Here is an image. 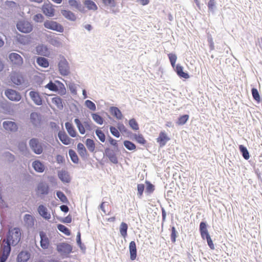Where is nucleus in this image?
<instances>
[{
	"instance_id": "nucleus-1",
	"label": "nucleus",
	"mask_w": 262,
	"mask_h": 262,
	"mask_svg": "<svg viewBox=\"0 0 262 262\" xmlns=\"http://www.w3.org/2000/svg\"><path fill=\"white\" fill-rule=\"evenodd\" d=\"M20 230L19 228H14L9 230L7 239H4L3 243H6L12 246H16L20 241L21 238Z\"/></svg>"
},
{
	"instance_id": "nucleus-2",
	"label": "nucleus",
	"mask_w": 262,
	"mask_h": 262,
	"mask_svg": "<svg viewBox=\"0 0 262 262\" xmlns=\"http://www.w3.org/2000/svg\"><path fill=\"white\" fill-rule=\"evenodd\" d=\"M168 56L172 68H175V71L177 75L180 77L185 79L189 78V74L183 71V67L180 64H178L176 66V62L177 61V57L176 54L172 53H169L168 54Z\"/></svg>"
},
{
	"instance_id": "nucleus-3",
	"label": "nucleus",
	"mask_w": 262,
	"mask_h": 262,
	"mask_svg": "<svg viewBox=\"0 0 262 262\" xmlns=\"http://www.w3.org/2000/svg\"><path fill=\"white\" fill-rule=\"evenodd\" d=\"M45 88L54 92H57L59 90V93L60 95H64L66 93L64 84L58 80L55 81V83H53L51 81L45 86Z\"/></svg>"
},
{
	"instance_id": "nucleus-4",
	"label": "nucleus",
	"mask_w": 262,
	"mask_h": 262,
	"mask_svg": "<svg viewBox=\"0 0 262 262\" xmlns=\"http://www.w3.org/2000/svg\"><path fill=\"white\" fill-rule=\"evenodd\" d=\"M11 251L9 244L3 243L0 248V262H6L10 256Z\"/></svg>"
},
{
	"instance_id": "nucleus-5",
	"label": "nucleus",
	"mask_w": 262,
	"mask_h": 262,
	"mask_svg": "<svg viewBox=\"0 0 262 262\" xmlns=\"http://www.w3.org/2000/svg\"><path fill=\"white\" fill-rule=\"evenodd\" d=\"M74 122L81 134H84L86 130H91L92 129L91 121H84L82 123L78 119L76 118L75 119Z\"/></svg>"
},
{
	"instance_id": "nucleus-6",
	"label": "nucleus",
	"mask_w": 262,
	"mask_h": 262,
	"mask_svg": "<svg viewBox=\"0 0 262 262\" xmlns=\"http://www.w3.org/2000/svg\"><path fill=\"white\" fill-rule=\"evenodd\" d=\"M16 27L19 31L25 33H29L33 29L31 23L26 20L19 21L16 25Z\"/></svg>"
},
{
	"instance_id": "nucleus-7",
	"label": "nucleus",
	"mask_w": 262,
	"mask_h": 262,
	"mask_svg": "<svg viewBox=\"0 0 262 262\" xmlns=\"http://www.w3.org/2000/svg\"><path fill=\"white\" fill-rule=\"evenodd\" d=\"M59 73L63 76H67L70 73V68L67 60L64 58H62L58 63Z\"/></svg>"
},
{
	"instance_id": "nucleus-8",
	"label": "nucleus",
	"mask_w": 262,
	"mask_h": 262,
	"mask_svg": "<svg viewBox=\"0 0 262 262\" xmlns=\"http://www.w3.org/2000/svg\"><path fill=\"white\" fill-rule=\"evenodd\" d=\"M44 26L47 29L57 32H62L63 31V28L61 25L52 20H46L45 21Z\"/></svg>"
},
{
	"instance_id": "nucleus-9",
	"label": "nucleus",
	"mask_w": 262,
	"mask_h": 262,
	"mask_svg": "<svg viewBox=\"0 0 262 262\" xmlns=\"http://www.w3.org/2000/svg\"><path fill=\"white\" fill-rule=\"evenodd\" d=\"M30 146L33 151L36 154H40L43 151L41 144L37 139L33 138L29 142Z\"/></svg>"
},
{
	"instance_id": "nucleus-10",
	"label": "nucleus",
	"mask_w": 262,
	"mask_h": 262,
	"mask_svg": "<svg viewBox=\"0 0 262 262\" xmlns=\"http://www.w3.org/2000/svg\"><path fill=\"white\" fill-rule=\"evenodd\" d=\"M5 94L11 101H19L21 98V96L18 92L12 89L6 90Z\"/></svg>"
},
{
	"instance_id": "nucleus-11",
	"label": "nucleus",
	"mask_w": 262,
	"mask_h": 262,
	"mask_svg": "<svg viewBox=\"0 0 262 262\" xmlns=\"http://www.w3.org/2000/svg\"><path fill=\"white\" fill-rule=\"evenodd\" d=\"M157 142L159 144L161 147L165 146L166 143L170 140V138L168 136L166 133L163 130L159 133L158 137L156 139Z\"/></svg>"
},
{
	"instance_id": "nucleus-12",
	"label": "nucleus",
	"mask_w": 262,
	"mask_h": 262,
	"mask_svg": "<svg viewBox=\"0 0 262 262\" xmlns=\"http://www.w3.org/2000/svg\"><path fill=\"white\" fill-rule=\"evenodd\" d=\"M30 253L27 250L20 251L16 258L17 262H27L30 258Z\"/></svg>"
},
{
	"instance_id": "nucleus-13",
	"label": "nucleus",
	"mask_w": 262,
	"mask_h": 262,
	"mask_svg": "<svg viewBox=\"0 0 262 262\" xmlns=\"http://www.w3.org/2000/svg\"><path fill=\"white\" fill-rule=\"evenodd\" d=\"M12 82L17 85H20L25 81L24 77L19 73H13L11 76Z\"/></svg>"
},
{
	"instance_id": "nucleus-14",
	"label": "nucleus",
	"mask_w": 262,
	"mask_h": 262,
	"mask_svg": "<svg viewBox=\"0 0 262 262\" xmlns=\"http://www.w3.org/2000/svg\"><path fill=\"white\" fill-rule=\"evenodd\" d=\"M43 13L47 16L52 17L54 15L55 10L52 4H46L42 6Z\"/></svg>"
},
{
	"instance_id": "nucleus-15",
	"label": "nucleus",
	"mask_w": 262,
	"mask_h": 262,
	"mask_svg": "<svg viewBox=\"0 0 262 262\" xmlns=\"http://www.w3.org/2000/svg\"><path fill=\"white\" fill-rule=\"evenodd\" d=\"M29 95L35 104L37 105H40L42 104V100L38 92L35 91H31L29 93Z\"/></svg>"
},
{
	"instance_id": "nucleus-16",
	"label": "nucleus",
	"mask_w": 262,
	"mask_h": 262,
	"mask_svg": "<svg viewBox=\"0 0 262 262\" xmlns=\"http://www.w3.org/2000/svg\"><path fill=\"white\" fill-rule=\"evenodd\" d=\"M12 62L15 64L21 65L23 63L22 57L16 53H12L9 56Z\"/></svg>"
},
{
	"instance_id": "nucleus-17",
	"label": "nucleus",
	"mask_w": 262,
	"mask_h": 262,
	"mask_svg": "<svg viewBox=\"0 0 262 262\" xmlns=\"http://www.w3.org/2000/svg\"><path fill=\"white\" fill-rule=\"evenodd\" d=\"M38 213L40 216L46 220H49L51 218V214L48 212L46 207L43 205H40L37 209Z\"/></svg>"
},
{
	"instance_id": "nucleus-18",
	"label": "nucleus",
	"mask_w": 262,
	"mask_h": 262,
	"mask_svg": "<svg viewBox=\"0 0 262 262\" xmlns=\"http://www.w3.org/2000/svg\"><path fill=\"white\" fill-rule=\"evenodd\" d=\"M57 249L58 252L68 254L71 253L72 251V248L71 245L66 243H61L58 245Z\"/></svg>"
},
{
	"instance_id": "nucleus-19",
	"label": "nucleus",
	"mask_w": 262,
	"mask_h": 262,
	"mask_svg": "<svg viewBox=\"0 0 262 262\" xmlns=\"http://www.w3.org/2000/svg\"><path fill=\"white\" fill-rule=\"evenodd\" d=\"M4 128L10 132H15L17 129V126L16 123L12 121H7L3 122Z\"/></svg>"
},
{
	"instance_id": "nucleus-20",
	"label": "nucleus",
	"mask_w": 262,
	"mask_h": 262,
	"mask_svg": "<svg viewBox=\"0 0 262 262\" xmlns=\"http://www.w3.org/2000/svg\"><path fill=\"white\" fill-rule=\"evenodd\" d=\"M40 246L43 249H47L48 248L50 242L49 238L47 237L46 235L43 232H40Z\"/></svg>"
},
{
	"instance_id": "nucleus-21",
	"label": "nucleus",
	"mask_w": 262,
	"mask_h": 262,
	"mask_svg": "<svg viewBox=\"0 0 262 262\" xmlns=\"http://www.w3.org/2000/svg\"><path fill=\"white\" fill-rule=\"evenodd\" d=\"M129 250L130 253V258L132 260H135L137 257V248L136 243L132 241L129 243Z\"/></svg>"
},
{
	"instance_id": "nucleus-22",
	"label": "nucleus",
	"mask_w": 262,
	"mask_h": 262,
	"mask_svg": "<svg viewBox=\"0 0 262 262\" xmlns=\"http://www.w3.org/2000/svg\"><path fill=\"white\" fill-rule=\"evenodd\" d=\"M35 218L30 214H25L24 217V221L26 225L29 228H32L34 225Z\"/></svg>"
},
{
	"instance_id": "nucleus-23",
	"label": "nucleus",
	"mask_w": 262,
	"mask_h": 262,
	"mask_svg": "<svg viewBox=\"0 0 262 262\" xmlns=\"http://www.w3.org/2000/svg\"><path fill=\"white\" fill-rule=\"evenodd\" d=\"M37 192L40 194H47L49 192V187L46 184L40 183L37 186Z\"/></svg>"
},
{
	"instance_id": "nucleus-24",
	"label": "nucleus",
	"mask_w": 262,
	"mask_h": 262,
	"mask_svg": "<svg viewBox=\"0 0 262 262\" xmlns=\"http://www.w3.org/2000/svg\"><path fill=\"white\" fill-rule=\"evenodd\" d=\"M200 231L203 239H205V237L209 235L207 228V225L205 222H201L200 224Z\"/></svg>"
},
{
	"instance_id": "nucleus-25",
	"label": "nucleus",
	"mask_w": 262,
	"mask_h": 262,
	"mask_svg": "<svg viewBox=\"0 0 262 262\" xmlns=\"http://www.w3.org/2000/svg\"><path fill=\"white\" fill-rule=\"evenodd\" d=\"M58 137L62 143L65 145H68L71 143V139L64 132H59L58 133Z\"/></svg>"
},
{
	"instance_id": "nucleus-26",
	"label": "nucleus",
	"mask_w": 262,
	"mask_h": 262,
	"mask_svg": "<svg viewBox=\"0 0 262 262\" xmlns=\"http://www.w3.org/2000/svg\"><path fill=\"white\" fill-rule=\"evenodd\" d=\"M110 113L111 114L115 117L117 119L119 120H121L123 118V115L122 114L120 110L117 107L112 106L110 108Z\"/></svg>"
},
{
	"instance_id": "nucleus-27",
	"label": "nucleus",
	"mask_w": 262,
	"mask_h": 262,
	"mask_svg": "<svg viewBox=\"0 0 262 262\" xmlns=\"http://www.w3.org/2000/svg\"><path fill=\"white\" fill-rule=\"evenodd\" d=\"M36 54L41 55H46L48 53L47 46L43 45H39L36 47Z\"/></svg>"
},
{
	"instance_id": "nucleus-28",
	"label": "nucleus",
	"mask_w": 262,
	"mask_h": 262,
	"mask_svg": "<svg viewBox=\"0 0 262 262\" xmlns=\"http://www.w3.org/2000/svg\"><path fill=\"white\" fill-rule=\"evenodd\" d=\"M59 178L61 181L65 183H69L70 181V177L68 173L65 171H61L58 174Z\"/></svg>"
},
{
	"instance_id": "nucleus-29",
	"label": "nucleus",
	"mask_w": 262,
	"mask_h": 262,
	"mask_svg": "<svg viewBox=\"0 0 262 262\" xmlns=\"http://www.w3.org/2000/svg\"><path fill=\"white\" fill-rule=\"evenodd\" d=\"M66 128L69 134L72 137H75L77 135L76 131L75 130L73 125L72 123L67 122L65 124Z\"/></svg>"
},
{
	"instance_id": "nucleus-30",
	"label": "nucleus",
	"mask_w": 262,
	"mask_h": 262,
	"mask_svg": "<svg viewBox=\"0 0 262 262\" xmlns=\"http://www.w3.org/2000/svg\"><path fill=\"white\" fill-rule=\"evenodd\" d=\"M34 169L38 172H42L44 171V165L39 161H35L33 163Z\"/></svg>"
},
{
	"instance_id": "nucleus-31",
	"label": "nucleus",
	"mask_w": 262,
	"mask_h": 262,
	"mask_svg": "<svg viewBox=\"0 0 262 262\" xmlns=\"http://www.w3.org/2000/svg\"><path fill=\"white\" fill-rule=\"evenodd\" d=\"M61 13L66 18L69 19L71 20H75L76 19V16L70 11L64 10L61 11Z\"/></svg>"
},
{
	"instance_id": "nucleus-32",
	"label": "nucleus",
	"mask_w": 262,
	"mask_h": 262,
	"mask_svg": "<svg viewBox=\"0 0 262 262\" xmlns=\"http://www.w3.org/2000/svg\"><path fill=\"white\" fill-rule=\"evenodd\" d=\"M36 61L40 66L43 68H47L49 65L48 60L45 57H38Z\"/></svg>"
},
{
	"instance_id": "nucleus-33",
	"label": "nucleus",
	"mask_w": 262,
	"mask_h": 262,
	"mask_svg": "<svg viewBox=\"0 0 262 262\" xmlns=\"http://www.w3.org/2000/svg\"><path fill=\"white\" fill-rule=\"evenodd\" d=\"M85 145L90 151L93 152L95 150V144L92 139H87L85 142Z\"/></svg>"
},
{
	"instance_id": "nucleus-34",
	"label": "nucleus",
	"mask_w": 262,
	"mask_h": 262,
	"mask_svg": "<svg viewBox=\"0 0 262 262\" xmlns=\"http://www.w3.org/2000/svg\"><path fill=\"white\" fill-rule=\"evenodd\" d=\"M77 151L81 157H85L86 155V150L84 145L81 143L77 144Z\"/></svg>"
},
{
	"instance_id": "nucleus-35",
	"label": "nucleus",
	"mask_w": 262,
	"mask_h": 262,
	"mask_svg": "<svg viewBox=\"0 0 262 262\" xmlns=\"http://www.w3.org/2000/svg\"><path fill=\"white\" fill-rule=\"evenodd\" d=\"M127 225L125 223L122 222L120 225V232L121 235L124 238L126 237V236H127Z\"/></svg>"
},
{
	"instance_id": "nucleus-36",
	"label": "nucleus",
	"mask_w": 262,
	"mask_h": 262,
	"mask_svg": "<svg viewBox=\"0 0 262 262\" xmlns=\"http://www.w3.org/2000/svg\"><path fill=\"white\" fill-rule=\"evenodd\" d=\"M84 4L89 10H96L97 9L96 5L91 0H85L84 2Z\"/></svg>"
},
{
	"instance_id": "nucleus-37",
	"label": "nucleus",
	"mask_w": 262,
	"mask_h": 262,
	"mask_svg": "<svg viewBox=\"0 0 262 262\" xmlns=\"http://www.w3.org/2000/svg\"><path fill=\"white\" fill-rule=\"evenodd\" d=\"M134 138L139 144L144 145L146 143V140L142 134H134Z\"/></svg>"
},
{
	"instance_id": "nucleus-38",
	"label": "nucleus",
	"mask_w": 262,
	"mask_h": 262,
	"mask_svg": "<svg viewBox=\"0 0 262 262\" xmlns=\"http://www.w3.org/2000/svg\"><path fill=\"white\" fill-rule=\"evenodd\" d=\"M52 102L56 105L58 108H62L63 107L62 99L59 97L52 98Z\"/></svg>"
},
{
	"instance_id": "nucleus-39",
	"label": "nucleus",
	"mask_w": 262,
	"mask_h": 262,
	"mask_svg": "<svg viewBox=\"0 0 262 262\" xmlns=\"http://www.w3.org/2000/svg\"><path fill=\"white\" fill-rule=\"evenodd\" d=\"M69 154L71 160L75 163H78L79 159L75 151L72 149H70Z\"/></svg>"
},
{
	"instance_id": "nucleus-40",
	"label": "nucleus",
	"mask_w": 262,
	"mask_h": 262,
	"mask_svg": "<svg viewBox=\"0 0 262 262\" xmlns=\"http://www.w3.org/2000/svg\"><path fill=\"white\" fill-rule=\"evenodd\" d=\"M189 119V116L188 115H184L180 116L177 122L178 125H184L186 123Z\"/></svg>"
},
{
	"instance_id": "nucleus-41",
	"label": "nucleus",
	"mask_w": 262,
	"mask_h": 262,
	"mask_svg": "<svg viewBox=\"0 0 262 262\" xmlns=\"http://www.w3.org/2000/svg\"><path fill=\"white\" fill-rule=\"evenodd\" d=\"M123 144L124 146L129 150H135L136 148V145L129 141L125 140Z\"/></svg>"
},
{
	"instance_id": "nucleus-42",
	"label": "nucleus",
	"mask_w": 262,
	"mask_h": 262,
	"mask_svg": "<svg viewBox=\"0 0 262 262\" xmlns=\"http://www.w3.org/2000/svg\"><path fill=\"white\" fill-rule=\"evenodd\" d=\"M57 228L60 231L62 232L66 235H70L71 234L70 230L63 225L59 224L57 226Z\"/></svg>"
},
{
	"instance_id": "nucleus-43",
	"label": "nucleus",
	"mask_w": 262,
	"mask_h": 262,
	"mask_svg": "<svg viewBox=\"0 0 262 262\" xmlns=\"http://www.w3.org/2000/svg\"><path fill=\"white\" fill-rule=\"evenodd\" d=\"M129 126L135 130H137L139 129V125L136 121V120L134 119H131L129 120Z\"/></svg>"
},
{
	"instance_id": "nucleus-44",
	"label": "nucleus",
	"mask_w": 262,
	"mask_h": 262,
	"mask_svg": "<svg viewBox=\"0 0 262 262\" xmlns=\"http://www.w3.org/2000/svg\"><path fill=\"white\" fill-rule=\"evenodd\" d=\"M251 92L253 99L257 102H259L260 97L257 90L255 88H252Z\"/></svg>"
},
{
	"instance_id": "nucleus-45",
	"label": "nucleus",
	"mask_w": 262,
	"mask_h": 262,
	"mask_svg": "<svg viewBox=\"0 0 262 262\" xmlns=\"http://www.w3.org/2000/svg\"><path fill=\"white\" fill-rule=\"evenodd\" d=\"M30 119L33 124H36L38 121L39 120V115L35 112L32 113L30 115Z\"/></svg>"
},
{
	"instance_id": "nucleus-46",
	"label": "nucleus",
	"mask_w": 262,
	"mask_h": 262,
	"mask_svg": "<svg viewBox=\"0 0 262 262\" xmlns=\"http://www.w3.org/2000/svg\"><path fill=\"white\" fill-rule=\"evenodd\" d=\"M56 195L59 199L63 203H67L68 200L65 194L61 191H58L56 192Z\"/></svg>"
},
{
	"instance_id": "nucleus-47",
	"label": "nucleus",
	"mask_w": 262,
	"mask_h": 262,
	"mask_svg": "<svg viewBox=\"0 0 262 262\" xmlns=\"http://www.w3.org/2000/svg\"><path fill=\"white\" fill-rule=\"evenodd\" d=\"M92 118L93 120L99 124H102L103 123V118L99 115L97 114H93Z\"/></svg>"
},
{
	"instance_id": "nucleus-48",
	"label": "nucleus",
	"mask_w": 262,
	"mask_h": 262,
	"mask_svg": "<svg viewBox=\"0 0 262 262\" xmlns=\"http://www.w3.org/2000/svg\"><path fill=\"white\" fill-rule=\"evenodd\" d=\"M19 41L22 44H28L30 41V37L29 35L21 36L19 38Z\"/></svg>"
},
{
	"instance_id": "nucleus-49",
	"label": "nucleus",
	"mask_w": 262,
	"mask_h": 262,
	"mask_svg": "<svg viewBox=\"0 0 262 262\" xmlns=\"http://www.w3.org/2000/svg\"><path fill=\"white\" fill-rule=\"evenodd\" d=\"M96 134L99 140L102 142H104L105 140V136L102 130L100 129H97L96 130Z\"/></svg>"
},
{
	"instance_id": "nucleus-50",
	"label": "nucleus",
	"mask_w": 262,
	"mask_h": 262,
	"mask_svg": "<svg viewBox=\"0 0 262 262\" xmlns=\"http://www.w3.org/2000/svg\"><path fill=\"white\" fill-rule=\"evenodd\" d=\"M146 191L148 193H152L154 190H155V187L154 185H152L151 183H150L148 181L146 182Z\"/></svg>"
},
{
	"instance_id": "nucleus-51",
	"label": "nucleus",
	"mask_w": 262,
	"mask_h": 262,
	"mask_svg": "<svg viewBox=\"0 0 262 262\" xmlns=\"http://www.w3.org/2000/svg\"><path fill=\"white\" fill-rule=\"evenodd\" d=\"M85 103L86 106L91 110L95 111L96 110V105L92 101L87 100L85 101Z\"/></svg>"
},
{
	"instance_id": "nucleus-52",
	"label": "nucleus",
	"mask_w": 262,
	"mask_h": 262,
	"mask_svg": "<svg viewBox=\"0 0 262 262\" xmlns=\"http://www.w3.org/2000/svg\"><path fill=\"white\" fill-rule=\"evenodd\" d=\"M144 188V185L143 184H139L137 185L138 195L139 197L142 196Z\"/></svg>"
},
{
	"instance_id": "nucleus-53",
	"label": "nucleus",
	"mask_w": 262,
	"mask_h": 262,
	"mask_svg": "<svg viewBox=\"0 0 262 262\" xmlns=\"http://www.w3.org/2000/svg\"><path fill=\"white\" fill-rule=\"evenodd\" d=\"M69 4L71 7H74L77 9L80 10L81 5L76 0L69 1Z\"/></svg>"
},
{
	"instance_id": "nucleus-54",
	"label": "nucleus",
	"mask_w": 262,
	"mask_h": 262,
	"mask_svg": "<svg viewBox=\"0 0 262 262\" xmlns=\"http://www.w3.org/2000/svg\"><path fill=\"white\" fill-rule=\"evenodd\" d=\"M205 239L207 240V244H208L209 247H210V248L212 250H214L215 248L214 245L213 243L211 238L210 235L206 236Z\"/></svg>"
},
{
	"instance_id": "nucleus-55",
	"label": "nucleus",
	"mask_w": 262,
	"mask_h": 262,
	"mask_svg": "<svg viewBox=\"0 0 262 262\" xmlns=\"http://www.w3.org/2000/svg\"><path fill=\"white\" fill-rule=\"evenodd\" d=\"M110 131L113 136H114L115 137H117V138L119 137L120 133H119V131L118 130V129L116 127H113V126H111L110 127Z\"/></svg>"
},
{
	"instance_id": "nucleus-56",
	"label": "nucleus",
	"mask_w": 262,
	"mask_h": 262,
	"mask_svg": "<svg viewBox=\"0 0 262 262\" xmlns=\"http://www.w3.org/2000/svg\"><path fill=\"white\" fill-rule=\"evenodd\" d=\"M215 6V0H209L208 3V9L210 11H213Z\"/></svg>"
},
{
	"instance_id": "nucleus-57",
	"label": "nucleus",
	"mask_w": 262,
	"mask_h": 262,
	"mask_svg": "<svg viewBox=\"0 0 262 262\" xmlns=\"http://www.w3.org/2000/svg\"><path fill=\"white\" fill-rule=\"evenodd\" d=\"M177 237V231L174 227L171 228V239L172 243L176 242Z\"/></svg>"
},
{
	"instance_id": "nucleus-58",
	"label": "nucleus",
	"mask_w": 262,
	"mask_h": 262,
	"mask_svg": "<svg viewBox=\"0 0 262 262\" xmlns=\"http://www.w3.org/2000/svg\"><path fill=\"white\" fill-rule=\"evenodd\" d=\"M43 20V16L41 14H37L34 17V20L36 22H42Z\"/></svg>"
},
{
	"instance_id": "nucleus-59",
	"label": "nucleus",
	"mask_w": 262,
	"mask_h": 262,
	"mask_svg": "<svg viewBox=\"0 0 262 262\" xmlns=\"http://www.w3.org/2000/svg\"><path fill=\"white\" fill-rule=\"evenodd\" d=\"M103 3L106 5L114 6L115 3L114 0H102Z\"/></svg>"
},
{
	"instance_id": "nucleus-60",
	"label": "nucleus",
	"mask_w": 262,
	"mask_h": 262,
	"mask_svg": "<svg viewBox=\"0 0 262 262\" xmlns=\"http://www.w3.org/2000/svg\"><path fill=\"white\" fill-rule=\"evenodd\" d=\"M56 161L58 163H62L64 161V159L63 156L58 155L56 156Z\"/></svg>"
},
{
	"instance_id": "nucleus-61",
	"label": "nucleus",
	"mask_w": 262,
	"mask_h": 262,
	"mask_svg": "<svg viewBox=\"0 0 262 262\" xmlns=\"http://www.w3.org/2000/svg\"><path fill=\"white\" fill-rule=\"evenodd\" d=\"M72 222V216L70 215H68L63 220V222L66 223H70Z\"/></svg>"
},
{
	"instance_id": "nucleus-62",
	"label": "nucleus",
	"mask_w": 262,
	"mask_h": 262,
	"mask_svg": "<svg viewBox=\"0 0 262 262\" xmlns=\"http://www.w3.org/2000/svg\"><path fill=\"white\" fill-rule=\"evenodd\" d=\"M239 149L242 152L243 157L246 159V147L244 146L241 145L239 146Z\"/></svg>"
},
{
	"instance_id": "nucleus-63",
	"label": "nucleus",
	"mask_w": 262,
	"mask_h": 262,
	"mask_svg": "<svg viewBox=\"0 0 262 262\" xmlns=\"http://www.w3.org/2000/svg\"><path fill=\"white\" fill-rule=\"evenodd\" d=\"M118 128L121 132H125L126 131V127L122 123L119 124L118 126Z\"/></svg>"
},
{
	"instance_id": "nucleus-64",
	"label": "nucleus",
	"mask_w": 262,
	"mask_h": 262,
	"mask_svg": "<svg viewBox=\"0 0 262 262\" xmlns=\"http://www.w3.org/2000/svg\"><path fill=\"white\" fill-rule=\"evenodd\" d=\"M61 210L64 212H68L69 211V208L67 205H61L60 207Z\"/></svg>"
}]
</instances>
